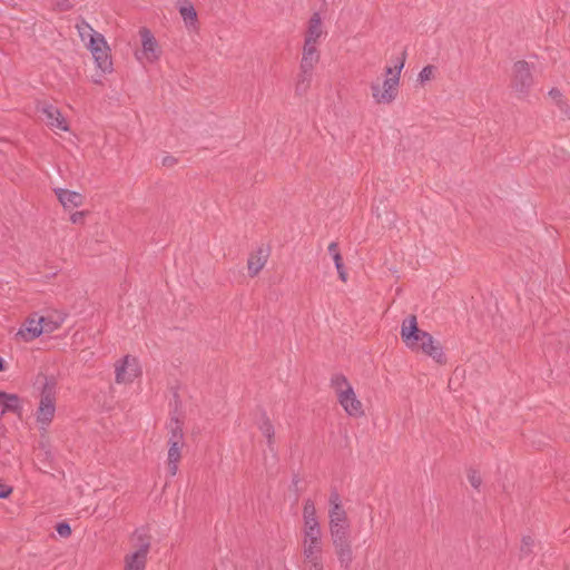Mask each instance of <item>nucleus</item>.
<instances>
[{
	"label": "nucleus",
	"mask_w": 570,
	"mask_h": 570,
	"mask_svg": "<svg viewBox=\"0 0 570 570\" xmlns=\"http://www.w3.org/2000/svg\"><path fill=\"white\" fill-rule=\"evenodd\" d=\"M301 549L303 559L321 558L324 554L322 528L312 499H306L303 503Z\"/></svg>",
	"instance_id": "obj_1"
},
{
	"label": "nucleus",
	"mask_w": 570,
	"mask_h": 570,
	"mask_svg": "<svg viewBox=\"0 0 570 570\" xmlns=\"http://www.w3.org/2000/svg\"><path fill=\"white\" fill-rule=\"evenodd\" d=\"M405 66V52H402L394 66H385L383 79H375L370 83L372 99L377 105H392L399 95L401 72Z\"/></svg>",
	"instance_id": "obj_2"
},
{
	"label": "nucleus",
	"mask_w": 570,
	"mask_h": 570,
	"mask_svg": "<svg viewBox=\"0 0 570 570\" xmlns=\"http://www.w3.org/2000/svg\"><path fill=\"white\" fill-rule=\"evenodd\" d=\"M330 386L333 390L336 402L347 416L360 419L365 415V407L362 400L344 374H333L330 380Z\"/></svg>",
	"instance_id": "obj_3"
},
{
	"label": "nucleus",
	"mask_w": 570,
	"mask_h": 570,
	"mask_svg": "<svg viewBox=\"0 0 570 570\" xmlns=\"http://www.w3.org/2000/svg\"><path fill=\"white\" fill-rule=\"evenodd\" d=\"M56 382L52 379H45L41 389L39 405L36 411V422L40 430L46 431L51 424L56 414Z\"/></svg>",
	"instance_id": "obj_4"
},
{
	"label": "nucleus",
	"mask_w": 570,
	"mask_h": 570,
	"mask_svg": "<svg viewBox=\"0 0 570 570\" xmlns=\"http://www.w3.org/2000/svg\"><path fill=\"white\" fill-rule=\"evenodd\" d=\"M328 503V529L331 538L350 535V520L342 505L340 494L337 492H332Z\"/></svg>",
	"instance_id": "obj_5"
},
{
	"label": "nucleus",
	"mask_w": 570,
	"mask_h": 570,
	"mask_svg": "<svg viewBox=\"0 0 570 570\" xmlns=\"http://www.w3.org/2000/svg\"><path fill=\"white\" fill-rule=\"evenodd\" d=\"M141 47L135 51V59L142 66L158 62L163 55V49L155 38L154 33L146 27L138 31Z\"/></svg>",
	"instance_id": "obj_6"
},
{
	"label": "nucleus",
	"mask_w": 570,
	"mask_h": 570,
	"mask_svg": "<svg viewBox=\"0 0 570 570\" xmlns=\"http://www.w3.org/2000/svg\"><path fill=\"white\" fill-rule=\"evenodd\" d=\"M184 446V433L183 429L175 422L170 426V434L168 438V452L166 460V468L169 476H175L178 472V464L181 460V451Z\"/></svg>",
	"instance_id": "obj_7"
},
{
	"label": "nucleus",
	"mask_w": 570,
	"mask_h": 570,
	"mask_svg": "<svg viewBox=\"0 0 570 570\" xmlns=\"http://www.w3.org/2000/svg\"><path fill=\"white\" fill-rule=\"evenodd\" d=\"M86 47L90 51L97 69L102 73H111L114 71L111 49L104 35L97 37L91 43H87Z\"/></svg>",
	"instance_id": "obj_8"
},
{
	"label": "nucleus",
	"mask_w": 570,
	"mask_h": 570,
	"mask_svg": "<svg viewBox=\"0 0 570 570\" xmlns=\"http://www.w3.org/2000/svg\"><path fill=\"white\" fill-rule=\"evenodd\" d=\"M533 83H534V80H533V76H532L531 66L524 60L517 61L513 65V70H512V79H511L512 89L518 95L525 96L529 94Z\"/></svg>",
	"instance_id": "obj_9"
},
{
	"label": "nucleus",
	"mask_w": 570,
	"mask_h": 570,
	"mask_svg": "<svg viewBox=\"0 0 570 570\" xmlns=\"http://www.w3.org/2000/svg\"><path fill=\"white\" fill-rule=\"evenodd\" d=\"M429 334L430 333L419 328L417 321L414 315H410L403 320L401 325V338L405 346L412 352H415L419 348L423 341L422 335Z\"/></svg>",
	"instance_id": "obj_10"
},
{
	"label": "nucleus",
	"mask_w": 570,
	"mask_h": 570,
	"mask_svg": "<svg viewBox=\"0 0 570 570\" xmlns=\"http://www.w3.org/2000/svg\"><path fill=\"white\" fill-rule=\"evenodd\" d=\"M115 373L117 383L129 384L140 376L141 368L136 357L126 355L116 364Z\"/></svg>",
	"instance_id": "obj_11"
},
{
	"label": "nucleus",
	"mask_w": 570,
	"mask_h": 570,
	"mask_svg": "<svg viewBox=\"0 0 570 570\" xmlns=\"http://www.w3.org/2000/svg\"><path fill=\"white\" fill-rule=\"evenodd\" d=\"M41 323H43V316L38 314H31L22 323L20 328L17 331L14 337L19 342L29 343L42 335Z\"/></svg>",
	"instance_id": "obj_12"
},
{
	"label": "nucleus",
	"mask_w": 570,
	"mask_h": 570,
	"mask_svg": "<svg viewBox=\"0 0 570 570\" xmlns=\"http://www.w3.org/2000/svg\"><path fill=\"white\" fill-rule=\"evenodd\" d=\"M150 549V542L141 539L138 548L124 557V570H145Z\"/></svg>",
	"instance_id": "obj_13"
},
{
	"label": "nucleus",
	"mask_w": 570,
	"mask_h": 570,
	"mask_svg": "<svg viewBox=\"0 0 570 570\" xmlns=\"http://www.w3.org/2000/svg\"><path fill=\"white\" fill-rule=\"evenodd\" d=\"M422 340L423 341L415 353H423L436 363L443 364L445 362V357L441 344L431 334L422 335Z\"/></svg>",
	"instance_id": "obj_14"
},
{
	"label": "nucleus",
	"mask_w": 570,
	"mask_h": 570,
	"mask_svg": "<svg viewBox=\"0 0 570 570\" xmlns=\"http://www.w3.org/2000/svg\"><path fill=\"white\" fill-rule=\"evenodd\" d=\"M335 550V554L342 567L348 568L353 560V550L350 541V535H342L331 538Z\"/></svg>",
	"instance_id": "obj_15"
},
{
	"label": "nucleus",
	"mask_w": 570,
	"mask_h": 570,
	"mask_svg": "<svg viewBox=\"0 0 570 570\" xmlns=\"http://www.w3.org/2000/svg\"><path fill=\"white\" fill-rule=\"evenodd\" d=\"M326 31L323 26L321 14L315 12L308 20L306 30L304 33V41L309 43L320 45L322 38H324Z\"/></svg>",
	"instance_id": "obj_16"
},
{
	"label": "nucleus",
	"mask_w": 570,
	"mask_h": 570,
	"mask_svg": "<svg viewBox=\"0 0 570 570\" xmlns=\"http://www.w3.org/2000/svg\"><path fill=\"white\" fill-rule=\"evenodd\" d=\"M55 194L65 210H72L83 205L85 196L78 191L56 188Z\"/></svg>",
	"instance_id": "obj_17"
},
{
	"label": "nucleus",
	"mask_w": 570,
	"mask_h": 570,
	"mask_svg": "<svg viewBox=\"0 0 570 570\" xmlns=\"http://www.w3.org/2000/svg\"><path fill=\"white\" fill-rule=\"evenodd\" d=\"M41 111L45 116L46 124L51 129H58L62 131L69 130L68 122L58 108L51 105H47L41 108Z\"/></svg>",
	"instance_id": "obj_18"
},
{
	"label": "nucleus",
	"mask_w": 570,
	"mask_h": 570,
	"mask_svg": "<svg viewBox=\"0 0 570 570\" xmlns=\"http://www.w3.org/2000/svg\"><path fill=\"white\" fill-rule=\"evenodd\" d=\"M178 11L188 30L195 31L198 29L197 11L190 1H181L178 6Z\"/></svg>",
	"instance_id": "obj_19"
},
{
	"label": "nucleus",
	"mask_w": 570,
	"mask_h": 570,
	"mask_svg": "<svg viewBox=\"0 0 570 570\" xmlns=\"http://www.w3.org/2000/svg\"><path fill=\"white\" fill-rule=\"evenodd\" d=\"M318 45L305 42L302 49L301 68H315L320 61Z\"/></svg>",
	"instance_id": "obj_20"
},
{
	"label": "nucleus",
	"mask_w": 570,
	"mask_h": 570,
	"mask_svg": "<svg viewBox=\"0 0 570 570\" xmlns=\"http://www.w3.org/2000/svg\"><path fill=\"white\" fill-rule=\"evenodd\" d=\"M267 256V253L259 248L248 257L247 268L250 276H256L264 268Z\"/></svg>",
	"instance_id": "obj_21"
},
{
	"label": "nucleus",
	"mask_w": 570,
	"mask_h": 570,
	"mask_svg": "<svg viewBox=\"0 0 570 570\" xmlns=\"http://www.w3.org/2000/svg\"><path fill=\"white\" fill-rule=\"evenodd\" d=\"M0 405L2 406V414L6 412L20 413L21 401L17 394H9L0 390Z\"/></svg>",
	"instance_id": "obj_22"
},
{
	"label": "nucleus",
	"mask_w": 570,
	"mask_h": 570,
	"mask_svg": "<svg viewBox=\"0 0 570 570\" xmlns=\"http://www.w3.org/2000/svg\"><path fill=\"white\" fill-rule=\"evenodd\" d=\"M76 29L81 41L87 46V43H91L96 40L97 37L102 36V33L96 31L87 21L83 19L79 20L76 23Z\"/></svg>",
	"instance_id": "obj_23"
},
{
	"label": "nucleus",
	"mask_w": 570,
	"mask_h": 570,
	"mask_svg": "<svg viewBox=\"0 0 570 570\" xmlns=\"http://www.w3.org/2000/svg\"><path fill=\"white\" fill-rule=\"evenodd\" d=\"M313 71H314L313 68H307V67L301 68L299 67V72L295 80V91L297 95L301 96L307 91L309 83L312 81Z\"/></svg>",
	"instance_id": "obj_24"
},
{
	"label": "nucleus",
	"mask_w": 570,
	"mask_h": 570,
	"mask_svg": "<svg viewBox=\"0 0 570 570\" xmlns=\"http://www.w3.org/2000/svg\"><path fill=\"white\" fill-rule=\"evenodd\" d=\"M549 96L551 97V99H553L556 101V104L560 107V109L563 111V114L570 118V106H568L563 99H562V95L560 92L559 89H551L549 91Z\"/></svg>",
	"instance_id": "obj_25"
},
{
	"label": "nucleus",
	"mask_w": 570,
	"mask_h": 570,
	"mask_svg": "<svg viewBox=\"0 0 570 570\" xmlns=\"http://www.w3.org/2000/svg\"><path fill=\"white\" fill-rule=\"evenodd\" d=\"M436 68L433 65L425 66L417 75V81L421 85L426 83L428 81H431L435 77Z\"/></svg>",
	"instance_id": "obj_26"
},
{
	"label": "nucleus",
	"mask_w": 570,
	"mask_h": 570,
	"mask_svg": "<svg viewBox=\"0 0 570 570\" xmlns=\"http://www.w3.org/2000/svg\"><path fill=\"white\" fill-rule=\"evenodd\" d=\"M303 570H324V558L303 559Z\"/></svg>",
	"instance_id": "obj_27"
},
{
	"label": "nucleus",
	"mask_w": 570,
	"mask_h": 570,
	"mask_svg": "<svg viewBox=\"0 0 570 570\" xmlns=\"http://www.w3.org/2000/svg\"><path fill=\"white\" fill-rule=\"evenodd\" d=\"M258 428H259V431L262 432V434L271 443L274 438V426H273L272 422L267 417H264L261 421Z\"/></svg>",
	"instance_id": "obj_28"
},
{
	"label": "nucleus",
	"mask_w": 570,
	"mask_h": 570,
	"mask_svg": "<svg viewBox=\"0 0 570 570\" xmlns=\"http://www.w3.org/2000/svg\"><path fill=\"white\" fill-rule=\"evenodd\" d=\"M468 480L470 482V484L474 488V489H479L482 484V476L481 474L474 470V469H470L468 471Z\"/></svg>",
	"instance_id": "obj_29"
},
{
	"label": "nucleus",
	"mask_w": 570,
	"mask_h": 570,
	"mask_svg": "<svg viewBox=\"0 0 570 570\" xmlns=\"http://www.w3.org/2000/svg\"><path fill=\"white\" fill-rule=\"evenodd\" d=\"M334 263H335V267H336V271L338 273V276H340L341 281L342 282H346L347 281V273H346L345 267L343 265L342 256L341 255H336L335 259H334Z\"/></svg>",
	"instance_id": "obj_30"
},
{
	"label": "nucleus",
	"mask_w": 570,
	"mask_h": 570,
	"mask_svg": "<svg viewBox=\"0 0 570 570\" xmlns=\"http://www.w3.org/2000/svg\"><path fill=\"white\" fill-rule=\"evenodd\" d=\"M42 334L43 333H52L59 327L57 322L43 316V323H41Z\"/></svg>",
	"instance_id": "obj_31"
},
{
	"label": "nucleus",
	"mask_w": 570,
	"mask_h": 570,
	"mask_svg": "<svg viewBox=\"0 0 570 570\" xmlns=\"http://www.w3.org/2000/svg\"><path fill=\"white\" fill-rule=\"evenodd\" d=\"M87 214H88V212H86V210H78V212L72 213L70 215L69 219L72 224H83Z\"/></svg>",
	"instance_id": "obj_32"
},
{
	"label": "nucleus",
	"mask_w": 570,
	"mask_h": 570,
	"mask_svg": "<svg viewBox=\"0 0 570 570\" xmlns=\"http://www.w3.org/2000/svg\"><path fill=\"white\" fill-rule=\"evenodd\" d=\"M57 532L61 537H69L71 533L70 525L68 523L61 522L56 528Z\"/></svg>",
	"instance_id": "obj_33"
},
{
	"label": "nucleus",
	"mask_w": 570,
	"mask_h": 570,
	"mask_svg": "<svg viewBox=\"0 0 570 570\" xmlns=\"http://www.w3.org/2000/svg\"><path fill=\"white\" fill-rule=\"evenodd\" d=\"M12 492V488L6 484H0V499L8 498Z\"/></svg>",
	"instance_id": "obj_34"
},
{
	"label": "nucleus",
	"mask_w": 570,
	"mask_h": 570,
	"mask_svg": "<svg viewBox=\"0 0 570 570\" xmlns=\"http://www.w3.org/2000/svg\"><path fill=\"white\" fill-rule=\"evenodd\" d=\"M328 253L332 255L333 261L335 259L336 255H341L338 250L337 243L333 242L328 245Z\"/></svg>",
	"instance_id": "obj_35"
},
{
	"label": "nucleus",
	"mask_w": 570,
	"mask_h": 570,
	"mask_svg": "<svg viewBox=\"0 0 570 570\" xmlns=\"http://www.w3.org/2000/svg\"><path fill=\"white\" fill-rule=\"evenodd\" d=\"M4 370V363L3 360L0 358V372Z\"/></svg>",
	"instance_id": "obj_36"
}]
</instances>
